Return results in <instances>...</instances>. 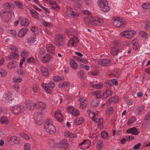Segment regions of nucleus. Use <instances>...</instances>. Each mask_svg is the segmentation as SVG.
Masks as SVG:
<instances>
[{
	"mask_svg": "<svg viewBox=\"0 0 150 150\" xmlns=\"http://www.w3.org/2000/svg\"><path fill=\"white\" fill-rule=\"evenodd\" d=\"M86 23L89 25H92L94 26L99 25L103 23V21L97 17H93L89 15L87 17L84 18Z\"/></svg>",
	"mask_w": 150,
	"mask_h": 150,
	"instance_id": "f257e3e1",
	"label": "nucleus"
},
{
	"mask_svg": "<svg viewBox=\"0 0 150 150\" xmlns=\"http://www.w3.org/2000/svg\"><path fill=\"white\" fill-rule=\"evenodd\" d=\"M44 128L45 131L50 134L54 133L56 131V128L53 124L52 120L50 119L46 120L44 124Z\"/></svg>",
	"mask_w": 150,
	"mask_h": 150,
	"instance_id": "f03ea898",
	"label": "nucleus"
},
{
	"mask_svg": "<svg viewBox=\"0 0 150 150\" xmlns=\"http://www.w3.org/2000/svg\"><path fill=\"white\" fill-rule=\"evenodd\" d=\"M13 15V11L11 10L6 11L5 9L1 10L0 11V16L2 21L4 22H6L9 19L11 18L12 15Z\"/></svg>",
	"mask_w": 150,
	"mask_h": 150,
	"instance_id": "7ed1b4c3",
	"label": "nucleus"
},
{
	"mask_svg": "<svg viewBox=\"0 0 150 150\" xmlns=\"http://www.w3.org/2000/svg\"><path fill=\"white\" fill-rule=\"evenodd\" d=\"M25 109V107L23 105H15L11 106L10 108L11 112L15 115H18L23 112Z\"/></svg>",
	"mask_w": 150,
	"mask_h": 150,
	"instance_id": "20e7f679",
	"label": "nucleus"
},
{
	"mask_svg": "<svg viewBox=\"0 0 150 150\" xmlns=\"http://www.w3.org/2000/svg\"><path fill=\"white\" fill-rule=\"evenodd\" d=\"M98 4L101 10L103 11L108 12L110 9L107 0H98Z\"/></svg>",
	"mask_w": 150,
	"mask_h": 150,
	"instance_id": "39448f33",
	"label": "nucleus"
},
{
	"mask_svg": "<svg viewBox=\"0 0 150 150\" xmlns=\"http://www.w3.org/2000/svg\"><path fill=\"white\" fill-rule=\"evenodd\" d=\"M98 112H90L89 114L90 117L94 121L96 122L103 123L104 119L102 117L98 118Z\"/></svg>",
	"mask_w": 150,
	"mask_h": 150,
	"instance_id": "423d86ee",
	"label": "nucleus"
},
{
	"mask_svg": "<svg viewBox=\"0 0 150 150\" xmlns=\"http://www.w3.org/2000/svg\"><path fill=\"white\" fill-rule=\"evenodd\" d=\"M136 32L135 31L132 30L130 31H124L120 33L121 36L125 37L127 38L131 39L132 38Z\"/></svg>",
	"mask_w": 150,
	"mask_h": 150,
	"instance_id": "0eeeda50",
	"label": "nucleus"
},
{
	"mask_svg": "<svg viewBox=\"0 0 150 150\" xmlns=\"http://www.w3.org/2000/svg\"><path fill=\"white\" fill-rule=\"evenodd\" d=\"M113 20V25L117 27H121L124 24V22L122 21V19L119 17H114Z\"/></svg>",
	"mask_w": 150,
	"mask_h": 150,
	"instance_id": "6e6552de",
	"label": "nucleus"
},
{
	"mask_svg": "<svg viewBox=\"0 0 150 150\" xmlns=\"http://www.w3.org/2000/svg\"><path fill=\"white\" fill-rule=\"evenodd\" d=\"M91 145V142L88 140H84L78 146V147L82 149H84L86 148L88 149Z\"/></svg>",
	"mask_w": 150,
	"mask_h": 150,
	"instance_id": "1a4fd4ad",
	"label": "nucleus"
},
{
	"mask_svg": "<svg viewBox=\"0 0 150 150\" xmlns=\"http://www.w3.org/2000/svg\"><path fill=\"white\" fill-rule=\"evenodd\" d=\"M27 42L28 44L32 45L36 44L38 42V40L36 36L33 35L28 37Z\"/></svg>",
	"mask_w": 150,
	"mask_h": 150,
	"instance_id": "9d476101",
	"label": "nucleus"
},
{
	"mask_svg": "<svg viewBox=\"0 0 150 150\" xmlns=\"http://www.w3.org/2000/svg\"><path fill=\"white\" fill-rule=\"evenodd\" d=\"M40 71L43 76L46 77H49L50 73L47 67L43 66H41L40 67Z\"/></svg>",
	"mask_w": 150,
	"mask_h": 150,
	"instance_id": "9b49d317",
	"label": "nucleus"
},
{
	"mask_svg": "<svg viewBox=\"0 0 150 150\" xmlns=\"http://www.w3.org/2000/svg\"><path fill=\"white\" fill-rule=\"evenodd\" d=\"M54 116L55 119L59 122H61L63 120V115L61 111L59 110L55 112Z\"/></svg>",
	"mask_w": 150,
	"mask_h": 150,
	"instance_id": "f8f14e48",
	"label": "nucleus"
},
{
	"mask_svg": "<svg viewBox=\"0 0 150 150\" xmlns=\"http://www.w3.org/2000/svg\"><path fill=\"white\" fill-rule=\"evenodd\" d=\"M118 97L117 96L112 97L108 99L106 101V103L107 105L108 106L112 103H115L119 102Z\"/></svg>",
	"mask_w": 150,
	"mask_h": 150,
	"instance_id": "ddd939ff",
	"label": "nucleus"
},
{
	"mask_svg": "<svg viewBox=\"0 0 150 150\" xmlns=\"http://www.w3.org/2000/svg\"><path fill=\"white\" fill-rule=\"evenodd\" d=\"M78 41L76 36H74L70 38L69 42V45L70 47L75 46Z\"/></svg>",
	"mask_w": 150,
	"mask_h": 150,
	"instance_id": "4468645a",
	"label": "nucleus"
},
{
	"mask_svg": "<svg viewBox=\"0 0 150 150\" xmlns=\"http://www.w3.org/2000/svg\"><path fill=\"white\" fill-rule=\"evenodd\" d=\"M52 58V57L50 54H47L41 58V60L43 63L46 64L49 62Z\"/></svg>",
	"mask_w": 150,
	"mask_h": 150,
	"instance_id": "2eb2a0df",
	"label": "nucleus"
},
{
	"mask_svg": "<svg viewBox=\"0 0 150 150\" xmlns=\"http://www.w3.org/2000/svg\"><path fill=\"white\" fill-rule=\"evenodd\" d=\"M35 105V108L41 111L43 110L46 107L45 104L41 102L36 103Z\"/></svg>",
	"mask_w": 150,
	"mask_h": 150,
	"instance_id": "dca6fc26",
	"label": "nucleus"
},
{
	"mask_svg": "<svg viewBox=\"0 0 150 150\" xmlns=\"http://www.w3.org/2000/svg\"><path fill=\"white\" fill-rule=\"evenodd\" d=\"M7 140L9 143L12 142L14 143L16 142H17V143H18L20 142V138L15 136H11L7 138Z\"/></svg>",
	"mask_w": 150,
	"mask_h": 150,
	"instance_id": "f3484780",
	"label": "nucleus"
},
{
	"mask_svg": "<svg viewBox=\"0 0 150 150\" xmlns=\"http://www.w3.org/2000/svg\"><path fill=\"white\" fill-rule=\"evenodd\" d=\"M98 63L102 66H108L111 63L110 60L107 59H103L98 61Z\"/></svg>",
	"mask_w": 150,
	"mask_h": 150,
	"instance_id": "a211bd4d",
	"label": "nucleus"
},
{
	"mask_svg": "<svg viewBox=\"0 0 150 150\" xmlns=\"http://www.w3.org/2000/svg\"><path fill=\"white\" fill-rule=\"evenodd\" d=\"M112 93V91L111 90L108 89L103 93L102 99L103 100H105L108 97L111 96Z\"/></svg>",
	"mask_w": 150,
	"mask_h": 150,
	"instance_id": "6ab92c4d",
	"label": "nucleus"
},
{
	"mask_svg": "<svg viewBox=\"0 0 150 150\" xmlns=\"http://www.w3.org/2000/svg\"><path fill=\"white\" fill-rule=\"evenodd\" d=\"M79 101L80 103V108L81 109L85 108L87 104V101L85 98H80L79 99Z\"/></svg>",
	"mask_w": 150,
	"mask_h": 150,
	"instance_id": "aec40b11",
	"label": "nucleus"
},
{
	"mask_svg": "<svg viewBox=\"0 0 150 150\" xmlns=\"http://www.w3.org/2000/svg\"><path fill=\"white\" fill-rule=\"evenodd\" d=\"M46 48L47 51L49 53L54 54L55 52V47L52 44L47 45L46 46Z\"/></svg>",
	"mask_w": 150,
	"mask_h": 150,
	"instance_id": "412c9836",
	"label": "nucleus"
},
{
	"mask_svg": "<svg viewBox=\"0 0 150 150\" xmlns=\"http://www.w3.org/2000/svg\"><path fill=\"white\" fill-rule=\"evenodd\" d=\"M126 132L135 135H137L139 134L138 130L135 127H133L127 129Z\"/></svg>",
	"mask_w": 150,
	"mask_h": 150,
	"instance_id": "4be33fe9",
	"label": "nucleus"
},
{
	"mask_svg": "<svg viewBox=\"0 0 150 150\" xmlns=\"http://www.w3.org/2000/svg\"><path fill=\"white\" fill-rule=\"evenodd\" d=\"M59 146L60 147H63L66 149L67 148L69 144L67 140L66 139H63L59 144Z\"/></svg>",
	"mask_w": 150,
	"mask_h": 150,
	"instance_id": "5701e85b",
	"label": "nucleus"
},
{
	"mask_svg": "<svg viewBox=\"0 0 150 150\" xmlns=\"http://www.w3.org/2000/svg\"><path fill=\"white\" fill-rule=\"evenodd\" d=\"M28 31V29L26 28L21 29L18 33V35L19 37L21 38L23 37Z\"/></svg>",
	"mask_w": 150,
	"mask_h": 150,
	"instance_id": "b1692460",
	"label": "nucleus"
},
{
	"mask_svg": "<svg viewBox=\"0 0 150 150\" xmlns=\"http://www.w3.org/2000/svg\"><path fill=\"white\" fill-rule=\"evenodd\" d=\"M12 92L10 91L6 92L4 96V99L3 100L4 101H8L11 98L13 95Z\"/></svg>",
	"mask_w": 150,
	"mask_h": 150,
	"instance_id": "393cba45",
	"label": "nucleus"
},
{
	"mask_svg": "<svg viewBox=\"0 0 150 150\" xmlns=\"http://www.w3.org/2000/svg\"><path fill=\"white\" fill-rule=\"evenodd\" d=\"M34 106L35 104H34L31 101L28 100L26 101V107L28 109L33 110L34 109Z\"/></svg>",
	"mask_w": 150,
	"mask_h": 150,
	"instance_id": "a878e982",
	"label": "nucleus"
},
{
	"mask_svg": "<svg viewBox=\"0 0 150 150\" xmlns=\"http://www.w3.org/2000/svg\"><path fill=\"white\" fill-rule=\"evenodd\" d=\"M49 4L50 6L53 9H56L57 10L60 8L59 6L54 1L51 0Z\"/></svg>",
	"mask_w": 150,
	"mask_h": 150,
	"instance_id": "bb28decb",
	"label": "nucleus"
},
{
	"mask_svg": "<svg viewBox=\"0 0 150 150\" xmlns=\"http://www.w3.org/2000/svg\"><path fill=\"white\" fill-rule=\"evenodd\" d=\"M70 84L68 81H65L59 83L58 86L60 88H65L69 86Z\"/></svg>",
	"mask_w": 150,
	"mask_h": 150,
	"instance_id": "cd10ccee",
	"label": "nucleus"
},
{
	"mask_svg": "<svg viewBox=\"0 0 150 150\" xmlns=\"http://www.w3.org/2000/svg\"><path fill=\"white\" fill-rule=\"evenodd\" d=\"M132 44L133 46V48L134 50H136L138 48L139 45L138 43V41L137 39H134L132 40Z\"/></svg>",
	"mask_w": 150,
	"mask_h": 150,
	"instance_id": "c85d7f7f",
	"label": "nucleus"
},
{
	"mask_svg": "<svg viewBox=\"0 0 150 150\" xmlns=\"http://www.w3.org/2000/svg\"><path fill=\"white\" fill-rule=\"evenodd\" d=\"M90 85L93 88L96 89H101L103 87V84L102 83H100L99 84H96L91 82L90 83Z\"/></svg>",
	"mask_w": 150,
	"mask_h": 150,
	"instance_id": "c756f323",
	"label": "nucleus"
},
{
	"mask_svg": "<svg viewBox=\"0 0 150 150\" xmlns=\"http://www.w3.org/2000/svg\"><path fill=\"white\" fill-rule=\"evenodd\" d=\"M17 65V62L15 61L11 62L8 63L7 65L8 68L10 69L15 68Z\"/></svg>",
	"mask_w": 150,
	"mask_h": 150,
	"instance_id": "7c9ffc66",
	"label": "nucleus"
},
{
	"mask_svg": "<svg viewBox=\"0 0 150 150\" xmlns=\"http://www.w3.org/2000/svg\"><path fill=\"white\" fill-rule=\"evenodd\" d=\"M29 24V22L28 19L27 18L22 19L21 22V25L22 26H27Z\"/></svg>",
	"mask_w": 150,
	"mask_h": 150,
	"instance_id": "2f4dec72",
	"label": "nucleus"
},
{
	"mask_svg": "<svg viewBox=\"0 0 150 150\" xmlns=\"http://www.w3.org/2000/svg\"><path fill=\"white\" fill-rule=\"evenodd\" d=\"M42 115L39 112H37L34 115V118L36 120V121H39L40 120L42 117Z\"/></svg>",
	"mask_w": 150,
	"mask_h": 150,
	"instance_id": "473e14b6",
	"label": "nucleus"
},
{
	"mask_svg": "<svg viewBox=\"0 0 150 150\" xmlns=\"http://www.w3.org/2000/svg\"><path fill=\"white\" fill-rule=\"evenodd\" d=\"M84 122V119L82 117L77 118L75 121L74 123L76 125H78L82 124Z\"/></svg>",
	"mask_w": 150,
	"mask_h": 150,
	"instance_id": "72a5a7b5",
	"label": "nucleus"
},
{
	"mask_svg": "<svg viewBox=\"0 0 150 150\" xmlns=\"http://www.w3.org/2000/svg\"><path fill=\"white\" fill-rule=\"evenodd\" d=\"M70 64L71 67L74 69H76L78 68V65L74 59H71L70 61Z\"/></svg>",
	"mask_w": 150,
	"mask_h": 150,
	"instance_id": "f704fd0d",
	"label": "nucleus"
},
{
	"mask_svg": "<svg viewBox=\"0 0 150 150\" xmlns=\"http://www.w3.org/2000/svg\"><path fill=\"white\" fill-rule=\"evenodd\" d=\"M70 110H72L71 113L75 116H78L79 114V111L76 109H74L73 107L70 108Z\"/></svg>",
	"mask_w": 150,
	"mask_h": 150,
	"instance_id": "c9c22d12",
	"label": "nucleus"
},
{
	"mask_svg": "<svg viewBox=\"0 0 150 150\" xmlns=\"http://www.w3.org/2000/svg\"><path fill=\"white\" fill-rule=\"evenodd\" d=\"M30 12L32 16L35 18H37L39 17V13L35 10L33 9L30 10Z\"/></svg>",
	"mask_w": 150,
	"mask_h": 150,
	"instance_id": "e433bc0d",
	"label": "nucleus"
},
{
	"mask_svg": "<svg viewBox=\"0 0 150 150\" xmlns=\"http://www.w3.org/2000/svg\"><path fill=\"white\" fill-rule=\"evenodd\" d=\"M64 77L63 76H55L53 77V79L54 81H61L64 80Z\"/></svg>",
	"mask_w": 150,
	"mask_h": 150,
	"instance_id": "4c0bfd02",
	"label": "nucleus"
},
{
	"mask_svg": "<svg viewBox=\"0 0 150 150\" xmlns=\"http://www.w3.org/2000/svg\"><path fill=\"white\" fill-rule=\"evenodd\" d=\"M41 86L44 88L45 91L50 93H52V91L50 89L49 87L47 86V83H43L41 84Z\"/></svg>",
	"mask_w": 150,
	"mask_h": 150,
	"instance_id": "58836bf2",
	"label": "nucleus"
},
{
	"mask_svg": "<svg viewBox=\"0 0 150 150\" xmlns=\"http://www.w3.org/2000/svg\"><path fill=\"white\" fill-rule=\"evenodd\" d=\"M103 140L99 141L97 143V148L98 150H101L103 146Z\"/></svg>",
	"mask_w": 150,
	"mask_h": 150,
	"instance_id": "ea45409f",
	"label": "nucleus"
},
{
	"mask_svg": "<svg viewBox=\"0 0 150 150\" xmlns=\"http://www.w3.org/2000/svg\"><path fill=\"white\" fill-rule=\"evenodd\" d=\"M3 6L5 8H13L14 7V5L11 3H6L3 4Z\"/></svg>",
	"mask_w": 150,
	"mask_h": 150,
	"instance_id": "a19ab883",
	"label": "nucleus"
},
{
	"mask_svg": "<svg viewBox=\"0 0 150 150\" xmlns=\"http://www.w3.org/2000/svg\"><path fill=\"white\" fill-rule=\"evenodd\" d=\"M42 24L43 26L48 27L51 30L52 29V24L50 22L44 21L42 22Z\"/></svg>",
	"mask_w": 150,
	"mask_h": 150,
	"instance_id": "79ce46f5",
	"label": "nucleus"
},
{
	"mask_svg": "<svg viewBox=\"0 0 150 150\" xmlns=\"http://www.w3.org/2000/svg\"><path fill=\"white\" fill-rule=\"evenodd\" d=\"M100 104V102L97 99H96L93 100L92 102L91 105L93 107H97Z\"/></svg>",
	"mask_w": 150,
	"mask_h": 150,
	"instance_id": "37998d69",
	"label": "nucleus"
},
{
	"mask_svg": "<svg viewBox=\"0 0 150 150\" xmlns=\"http://www.w3.org/2000/svg\"><path fill=\"white\" fill-rule=\"evenodd\" d=\"M9 120L7 117L3 116L1 119L0 122L2 124L6 125Z\"/></svg>",
	"mask_w": 150,
	"mask_h": 150,
	"instance_id": "c03bdc74",
	"label": "nucleus"
},
{
	"mask_svg": "<svg viewBox=\"0 0 150 150\" xmlns=\"http://www.w3.org/2000/svg\"><path fill=\"white\" fill-rule=\"evenodd\" d=\"M18 52H19L18 51V52L14 51V52H12V54L11 56V58L13 59H15L18 58L19 56V55L18 53Z\"/></svg>",
	"mask_w": 150,
	"mask_h": 150,
	"instance_id": "a18cd8bd",
	"label": "nucleus"
},
{
	"mask_svg": "<svg viewBox=\"0 0 150 150\" xmlns=\"http://www.w3.org/2000/svg\"><path fill=\"white\" fill-rule=\"evenodd\" d=\"M49 143L50 147H55L56 145V143L55 142V141L51 139H49Z\"/></svg>",
	"mask_w": 150,
	"mask_h": 150,
	"instance_id": "49530a36",
	"label": "nucleus"
},
{
	"mask_svg": "<svg viewBox=\"0 0 150 150\" xmlns=\"http://www.w3.org/2000/svg\"><path fill=\"white\" fill-rule=\"evenodd\" d=\"M72 9L71 8H67V10L66 14L69 17H71L72 15L73 12Z\"/></svg>",
	"mask_w": 150,
	"mask_h": 150,
	"instance_id": "de8ad7c7",
	"label": "nucleus"
},
{
	"mask_svg": "<svg viewBox=\"0 0 150 150\" xmlns=\"http://www.w3.org/2000/svg\"><path fill=\"white\" fill-rule=\"evenodd\" d=\"M35 59L33 57L29 58L27 59V63L29 64L35 63Z\"/></svg>",
	"mask_w": 150,
	"mask_h": 150,
	"instance_id": "09e8293b",
	"label": "nucleus"
},
{
	"mask_svg": "<svg viewBox=\"0 0 150 150\" xmlns=\"http://www.w3.org/2000/svg\"><path fill=\"white\" fill-rule=\"evenodd\" d=\"M65 135L67 137L70 138L76 137L75 134L74 133L71 132H67V133H65Z\"/></svg>",
	"mask_w": 150,
	"mask_h": 150,
	"instance_id": "8fccbe9b",
	"label": "nucleus"
},
{
	"mask_svg": "<svg viewBox=\"0 0 150 150\" xmlns=\"http://www.w3.org/2000/svg\"><path fill=\"white\" fill-rule=\"evenodd\" d=\"M101 137L103 139H106L108 136V133L105 131H103L101 133Z\"/></svg>",
	"mask_w": 150,
	"mask_h": 150,
	"instance_id": "3c124183",
	"label": "nucleus"
},
{
	"mask_svg": "<svg viewBox=\"0 0 150 150\" xmlns=\"http://www.w3.org/2000/svg\"><path fill=\"white\" fill-rule=\"evenodd\" d=\"M142 8L145 9H147L150 8V2L144 3L142 4Z\"/></svg>",
	"mask_w": 150,
	"mask_h": 150,
	"instance_id": "603ef678",
	"label": "nucleus"
},
{
	"mask_svg": "<svg viewBox=\"0 0 150 150\" xmlns=\"http://www.w3.org/2000/svg\"><path fill=\"white\" fill-rule=\"evenodd\" d=\"M92 94L95 96L97 98H100L101 97L100 92L98 91L93 92Z\"/></svg>",
	"mask_w": 150,
	"mask_h": 150,
	"instance_id": "864d4df0",
	"label": "nucleus"
},
{
	"mask_svg": "<svg viewBox=\"0 0 150 150\" xmlns=\"http://www.w3.org/2000/svg\"><path fill=\"white\" fill-rule=\"evenodd\" d=\"M136 121L135 117L134 116L132 117L129 120L128 122L129 125H130L132 123H134Z\"/></svg>",
	"mask_w": 150,
	"mask_h": 150,
	"instance_id": "5fc2aeb1",
	"label": "nucleus"
},
{
	"mask_svg": "<svg viewBox=\"0 0 150 150\" xmlns=\"http://www.w3.org/2000/svg\"><path fill=\"white\" fill-rule=\"evenodd\" d=\"M21 55L23 58L25 59L29 56V53L26 51H23L21 54Z\"/></svg>",
	"mask_w": 150,
	"mask_h": 150,
	"instance_id": "6e6d98bb",
	"label": "nucleus"
},
{
	"mask_svg": "<svg viewBox=\"0 0 150 150\" xmlns=\"http://www.w3.org/2000/svg\"><path fill=\"white\" fill-rule=\"evenodd\" d=\"M47 86L49 88H53L55 86V84L52 81H51L48 84H47Z\"/></svg>",
	"mask_w": 150,
	"mask_h": 150,
	"instance_id": "4d7b16f0",
	"label": "nucleus"
},
{
	"mask_svg": "<svg viewBox=\"0 0 150 150\" xmlns=\"http://www.w3.org/2000/svg\"><path fill=\"white\" fill-rule=\"evenodd\" d=\"M15 4L18 8L21 9L23 8V4L21 2L18 1H16L15 2Z\"/></svg>",
	"mask_w": 150,
	"mask_h": 150,
	"instance_id": "13d9d810",
	"label": "nucleus"
},
{
	"mask_svg": "<svg viewBox=\"0 0 150 150\" xmlns=\"http://www.w3.org/2000/svg\"><path fill=\"white\" fill-rule=\"evenodd\" d=\"M9 49L12 51H18V49L16 46L14 45H11L9 46Z\"/></svg>",
	"mask_w": 150,
	"mask_h": 150,
	"instance_id": "bf43d9fd",
	"label": "nucleus"
},
{
	"mask_svg": "<svg viewBox=\"0 0 150 150\" xmlns=\"http://www.w3.org/2000/svg\"><path fill=\"white\" fill-rule=\"evenodd\" d=\"M140 34L142 37H144L145 38H147V33L144 30H141L140 32Z\"/></svg>",
	"mask_w": 150,
	"mask_h": 150,
	"instance_id": "052dcab7",
	"label": "nucleus"
},
{
	"mask_svg": "<svg viewBox=\"0 0 150 150\" xmlns=\"http://www.w3.org/2000/svg\"><path fill=\"white\" fill-rule=\"evenodd\" d=\"M45 53V50L44 48H41L40 49V51L39 52V56L40 57L42 56Z\"/></svg>",
	"mask_w": 150,
	"mask_h": 150,
	"instance_id": "680f3d73",
	"label": "nucleus"
},
{
	"mask_svg": "<svg viewBox=\"0 0 150 150\" xmlns=\"http://www.w3.org/2000/svg\"><path fill=\"white\" fill-rule=\"evenodd\" d=\"M107 113L109 114H112L114 112V110L112 107H110L107 110Z\"/></svg>",
	"mask_w": 150,
	"mask_h": 150,
	"instance_id": "e2e57ef3",
	"label": "nucleus"
},
{
	"mask_svg": "<svg viewBox=\"0 0 150 150\" xmlns=\"http://www.w3.org/2000/svg\"><path fill=\"white\" fill-rule=\"evenodd\" d=\"M13 80L16 83H18L22 81V79L16 77L13 78Z\"/></svg>",
	"mask_w": 150,
	"mask_h": 150,
	"instance_id": "0e129e2a",
	"label": "nucleus"
},
{
	"mask_svg": "<svg viewBox=\"0 0 150 150\" xmlns=\"http://www.w3.org/2000/svg\"><path fill=\"white\" fill-rule=\"evenodd\" d=\"M84 75V72L82 71H80L78 73V76L81 79H82L83 78Z\"/></svg>",
	"mask_w": 150,
	"mask_h": 150,
	"instance_id": "69168bd1",
	"label": "nucleus"
},
{
	"mask_svg": "<svg viewBox=\"0 0 150 150\" xmlns=\"http://www.w3.org/2000/svg\"><path fill=\"white\" fill-rule=\"evenodd\" d=\"M6 71L4 69H0V74L2 77H4L6 74Z\"/></svg>",
	"mask_w": 150,
	"mask_h": 150,
	"instance_id": "338daca9",
	"label": "nucleus"
},
{
	"mask_svg": "<svg viewBox=\"0 0 150 150\" xmlns=\"http://www.w3.org/2000/svg\"><path fill=\"white\" fill-rule=\"evenodd\" d=\"M30 145L28 143H25L24 146V148L25 150H30Z\"/></svg>",
	"mask_w": 150,
	"mask_h": 150,
	"instance_id": "774afa93",
	"label": "nucleus"
}]
</instances>
